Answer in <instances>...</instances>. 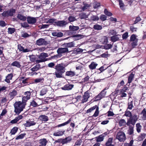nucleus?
Returning <instances> with one entry per match:
<instances>
[{
	"instance_id": "obj_1",
	"label": "nucleus",
	"mask_w": 146,
	"mask_h": 146,
	"mask_svg": "<svg viewBox=\"0 0 146 146\" xmlns=\"http://www.w3.org/2000/svg\"><path fill=\"white\" fill-rule=\"evenodd\" d=\"M15 108V112L19 114L23 111L25 106V104H23L21 101L16 102L14 104Z\"/></svg>"
},
{
	"instance_id": "obj_2",
	"label": "nucleus",
	"mask_w": 146,
	"mask_h": 146,
	"mask_svg": "<svg viewBox=\"0 0 146 146\" xmlns=\"http://www.w3.org/2000/svg\"><path fill=\"white\" fill-rule=\"evenodd\" d=\"M58 56L59 57H61L66 53L68 52L69 51L68 48L66 47L59 48L57 50Z\"/></svg>"
},
{
	"instance_id": "obj_3",
	"label": "nucleus",
	"mask_w": 146,
	"mask_h": 146,
	"mask_svg": "<svg viewBox=\"0 0 146 146\" xmlns=\"http://www.w3.org/2000/svg\"><path fill=\"white\" fill-rule=\"evenodd\" d=\"M106 89L105 88L97 96L95 97L94 98V101H97L100 100L102 98L105 97L106 92L105 91Z\"/></svg>"
},
{
	"instance_id": "obj_4",
	"label": "nucleus",
	"mask_w": 146,
	"mask_h": 146,
	"mask_svg": "<svg viewBox=\"0 0 146 146\" xmlns=\"http://www.w3.org/2000/svg\"><path fill=\"white\" fill-rule=\"evenodd\" d=\"M66 66L65 64L61 63L55 66L54 68L56 70L64 73L65 72V67Z\"/></svg>"
},
{
	"instance_id": "obj_5",
	"label": "nucleus",
	"mask_w": 146,
	"mask_h": 146,
	"mask_svg": "<svg viewBox=\"0 0 146 146\" xmlns=\"http://www.w3.org/2000/svg\"><path fill=\"white\" fill-rule=\"evenodd\" d=\"M116 138L120 141H123L126 139L125 133L122 131H120L117 133Z\"/></svg>"
},
{
	"instance_id": "obj_6",
	"label": "nucleus",
	"mask_w": 146,
	"mask_h": 146,
	"mask_svg": "<svg viewBox=\"0 0 146 146\" xmlns=\"http://www.w3.org/2000/svg\"><path fill=\"white\" fill-rule=\"evenodd\" d=\"M15 9H11L10 10L4 11L2 13V15L4 17H8L12 16L13 13H15Z\"/></svg>"
},
{
	"instance_id": "obj_7",
	"label": "nucleus",
	"mask_w": 146,
	"mask_h": 146,
	"mask_svg": "<svg viewBox=\"0 0 146 146\" xmlns=\"http://www.w3.org/2000/svg\"><path fill=\"white\" fill-rule=\"evenodd\" d=\"M90 96L89 92L87 91L85 92L83 95L82 100V103H84L86 102L90 97Z\"/></svg>"
},
{
	"instance_id": "obj_8",
	"label": "nucleus",
	"mask_w": 146,
	"mask_h": 146,
	"mask_svg": "<svg viewBox=\"0 0 146 146\" xmlns=\"http://www.w3.org/2000/svg\"><path fill=\"white\" fill-rule=\"evenodd\" d=\"M36 43L37 45L40 46L46 45L47 44V42L44 39L40 38L36 40Z\"/></svg>"
},
{
	"instance_id": "obj_9",
	"label": "nucleus",
	"mask_w": 146,
	"mask_h": 146,
	"mask_svg": "<svg viewBox=\"0 0 146 146\" xmlns=\"http://www.w3.org/2000/svg\"><path fill=\"white\" fill-rule=\"evenodd\" d=\"M36 124V122L33 120H29L26 121V123L24 124V125L25 127H28L35 125Z\"/></svg>"
},
{
	"instance_id": "obj_10",
	"label": "nucleus",
	"mask_w": 146,
	"mask_h": 146,
	"mask_svg": "<svg viewBox=\"0 0 146 146\" xmlns=\"http://www.w3.org/2000/svg\"><path fill=\"white\" fill-rule=\"evenodd\" d=\"M38 58L40 59L44 62H45L46 60L45 58L48 56V55L47 53L44 52L41 53L39 55H38Z\"/></svg>"
},
{
	"instance_id": "obj_11",
	"label": "nucleus",
	"mask_w": 146,
	"mask_h": 146,
	"mask_svg": "<svg viewBox=\"0 0 146 146\" xmlns=\"http://www.w3.org/2000/svg\"><path fill=\"white\" fill-rule=\"evenodd\" d=\"M73 84H67L62 87L61 88L62 90H71L74 87Z\"/></svg>"
},
{
	"instance_id": "obj_12",
	"label": "nucleus",
	"mask_w": 146,
	"mask_h": 146,
	"mask_svg": "<svg viewBox=\"0 0 146 146\" xmlns=\"http://www.w3.org/2000/svg\"><path fill=\"white\" fill-rule=\"evenodd\" d=\"M55 23L57 26L63 27L65 26L67 24V22L64 21H56L55 22Z\"/></svg>"
},
{
	"instance_id": "obj_13",
	"label": "nucleus",
	"mask_w": 146,
	"mask_h": 146,
	"mask_svg": "<svg viewBox=\"0 0 146 146\" xmlns=\"http://www.w3.org/2000/svg\"><path fill=\"white\" fill-rule=\"evenodd\" d=\"M27 21L29 24H34L36 22V20L35 18L29 17L27 18Z\"/></svg>"
},
{
	"instance_id": "obj_14",
	"label": "nucleus",
	"mask_w": 146,
	"mask_h": 146,
	"mask_svg": "<svg viewBox=\"0 0 146 146\" xmlns=\"http://www.w3.org/2000/svg\"><path fill=\"white\" fill-rule=\"evenodd\" d=\"M48 141L46 139H43L39 140V146H45Z\"/></svg>"
},
{
	"instance_id": "obj_15",
	"label": "nucleus",
	"mask_w": 146,
	"mask_h": 146,
	"mask_svg": "<svg viewBox=\"0 0 146 146\" xmlns=\"http://www.w3.org/2000/svg\"><path fill=\"white\" fill-rule=\"evenodd\" d=\"M13 77V75L12 74H8L6 77V79L5 81L8 83H10V80H11Z\"/></svg>"
},
{
	"instance_id": "obj_16",
	"label": "nucleus",
	"mask_w": 146,
	"mask_h": 146,
	"mask_svg": "<svg viewBox=\"0 0 146 146\" xmlns=\"http://www.w3.org/2000/svg\"><path fill=\"white\" fill-rule=\"evenodd\" d=\"M41 68L40 65L39 64L36 65L33 67L30 70L32 72H34L37 71Z\"/></svg>"
},
{
	"instance_id": "obj_17",
	"label": "nucleus",
	"mask_w": 146,
	"mask_h": 146,
	"mask_svg": "<svg viewBox=\"0 0 146 146\" xmlns=\"http://www.w3.org/2000/svg\"><path fill=\"white\" fill-rule=\"evenodd\" d=\"M64 132V131H58L54 133L53 135L55 136H61L63 135Z\"/></svg>"
},
{
	"instance_id": "obj_18",
	"label": "nucleus",
	"mask_w": 146,
	"mask_h": 146,
	"mask_svg": "<svg viewBox=\"0 0 146 146\" xmlns=\"http://www.w3.org/2000/svg\"><path fill=\"white\" fill-rule=\"evenodd\" d=\"M119 125L120 127L125 126L127 125V123L124 119H121L119 121Z\"/></svg>"
},
{
	"instance_id": "obj_19",
	"label": "nucleus",
	"mask_w": 146,
	"mask_h": 146,
	"mask_svg": "<svg viewBox=\"0 0 146 146\" xmlns=\"http://www.w3.org/2000/svg\"><path fill=\"white\" fill-rule=\"evenodd\" d=\"M135 122H136L133 120V119L130 117L129 119H127V125L128 126H130L131 124L134 125L135 124Z\"/></svg>"
},
{
	"instance_id": "obj_20",
	"label": "nucleus",
	"mask_w": 146,
	"mask_h": 146,
	"mask_svg": "<svg viewBox=\"0 0 146 146\" xmlns=\"http://www.w3.org/2000/svg\"><path fill=\"white\" fill-rule=\"evenodd\" d=\"M98 64L94 62H92L91 64L89 65V67L91 70H92L95 69Z\"/></svg>"
},
{
	"instance_id": "obj_21",
	"label": "nucleus",
	"mask_w": 146,
	"mask_h": 146,
	"mask_svg": "<svg viewBox=\"0 0 146 146\" xmlns=\"http://www.w3.org/2000/svg\"><path fill=\"white\" fill-rule=\"evenodd\" d=\"M52 35L53 36L58 37H61L63 36V33L60 32H53L52 33Z\"/></svg>"
},
{
	"instance_id": "obj_22",
	"label": "nucleus",
	"mask_w": 146,
	"mask_h": 146,
	"mask_svg": "<svg viewBox=\"0 0 146 146\" xmlns=\"http://www.w3.org/2000/svg\"><path fill=\"white\" fill-rule=\"evenodd\" d=\"M39 119L42 121H46L48 120V118L47 116L44 115H40L39 117Z\"/></svg>"
},
{
	"instance_id": "obj_23",
	"label": "nucleus",
	"mask_w": 146,
	"mask_h": 146,
	"mask_svg": "<svg viewBox=\"0 0 146 146\" xmlns=\"http://www.w3.org/2000/svg\"><path fill=\"white\" fill-rule=\"evenodd\" d=\"M41 104H42L41 103H40L38 102L37 103L34 100H32L31 102V105L34 107L38 106Z\"/></svg>"
},
{
	"instance_id": "obj_24",
	"label": "nucleus",
	"mask_w": 146,
	"mask_h": 146,
	"mask_svg": "<svg viewBox=\"0 0 146 146\" xmlns=\"http://www.w3.org/2000/svg\"><path fill=\"white\" fill-rule=\"evenodd\" d=\"M74 44L73 42H71L68 43L64 44L62 45L68 48V47H72L74 46Z\"/></svg>"
},
{
	"instance_id": "obj_25",
	"label": "nucleus",
	"mask_w": 146,
	"mask_h": 146,
	"mask_svg": "<svg viewBox=\"0 0 146 146\" xmlns=\"http://www.w3.org/2000/svg\"><path fill=\"white\" fill-rule=\"evenodd\" d=\"M112 138H109L107 142L106 143V146H114V145L112 144Z\"/></svg>"
},
{
	"instance_id": "obj_26",
	"label": "nucleus",
	"mask_w": 146,
	"mask_h": 146,
	"mask_svg": "<svg viewBox=\"0 0 146 146\" xmlns=\"http://www.w3.org/2000/svg\"><path fill=\"white\" fill-rule=\"evenodd\" d=\"M17 94V91L15 90H13L11 92L9 93V95L11 99H13L14 97Z\"/></svg>"
},
{
	"instance_id": "obj_27",
	"label": "nucleus",
	"mask_w": 146,
	"mask_h": 146,
	"mask_svg": "<svg viewBox=\"0 0 146 146\" xmlns=\"http://www.w3.org/2000/svg\"><path fill=\"white\" fill-rule=\"evenodd\" d=\"M65 75L66 76L72 77L75 75V73L74 71H68L66 72Z\"/></svg>"
},
{
	"instance_id": "obj_28",
	"label": "nucleus",
	"mask_w": 146,
	"mask_h": 146,
	"mask_svg": "<svg viewBox=\"0 0 146 146\" xmlns=\"http://www.w3.org/2000/svg\"><path fill=\"white\" fill-rule=\"evenodd\" d=\"M17 18L20 20L22 21H25L27 19L26 16L21 14H18L17 16Z\"/></svg>"
},
{
	"instance_id": "obj_29",
	"label": "nucleus",
	"mask_w": 146,
	"mask_h": 146,
	"mask_svg": "<svg viewBox=\"0 0 146 146\" xmlns=\"http://www.w3.org/2000/svg\"><path fill=\"white\" fill-rule=\"evenodd\" d=\"M64 73H62L61 72L56 71L53 74H55L56 77L57 78H60L62 77V74Z\"/></svg>"
},
{
	"instance_id": "obj_30",
	"label": "nucleus",
	"mask_w": 146,
	"mask_h": 146,
	"mask_svg": "<svg viewBox=\"0 0 146 146\" xmlns=\"http://www.w3.org/2000/svg\"><path fill=\"white\" fill-rule=\"evenodd\" d=\"M93 28L96 30H100L102 29V27L101 25L96 24L94 25Z\"/></svg>"
},
{
	"instance_id": "obj_31",
	"label": "nucleus",
	"mask_w": 146,
	"mask_h": 146,
	"mask_svg": "<svg viewBox=\"0 0 146 146\" xmlns=\"http://www.w3.org/2000/svg\"><path fill=\"white\" fill-rule=\"evenodd\" d=\"M141 115H142V118L143 120H145L146 119V111L145 108L142 111Z\"/></svg>"
},
{
	"instance_id": "obj_32",
	"label": "nucleus",
	"mask_w": 146,
	"mask_h": 146,
	"mask_svg": "<svg viewBox=\"0 0 146 146\" xmlns=\"http://www.w3.org/2000/svg\"><path fill=\"white\" fill-rule=\"evenodd\" d=\"M12 66L17 67L18 68H20L21 65L19 62L18 61H15L13 62L11 64Z\"/></svg>"
},
{
	"instance_id": "obj_33",
	"label": "nucleus",
	"mask_w": 146,
	"mask_h": 146,
	"mask_svg": "<svg viewBox=\"0 0 146 146\" xmlns=\"http://www.w3.org/2000/svg\"><path fill=\"white\" fill-rule=\"evenodd\" d=\"M71 121V119L70 118L67 121L64 123H62L61 124L58 125H57V127H61L62 126H64V125L69 123H70V122Z\"/></svg>"
},
{
	"instance_id": "obj_34",
	"label": "nucleus",
	"mask_w": 146,
	"mask_h": 146,
	"mask_svg": "<svg viewBox=\"0 0 146 146\" xmlns=\"http://www.w3.org/2000/svg\"><path fill=\"white\" fill-rule=\"evenodd\" d=\"M119 36V35H117L116 36H113L111 37V39L112 42H115L118 40L119 39V38L117 37L118 36Z\"/></svg>"
},
{
	"instance_id": "obj_35",
	"label": "nucleus",
	"mask_w": 146,
	"mask_h": 146,
	"mask_svg": "<svg viewBox=\"0 0 146 146\" xmlns=\"http://www.w3.org/2000/svg\"><path fill=\"white\" fill-rule=\"evenodd\" d=\"M79 29L78 26H69V29L71 31H76L78 30Z\"/></svg>"
},
{
	"instance_id": "obj_36",
	"label": "nucleus",
	"mask_w": 146,
	"mask_h": 146,
	"mask_svg": "<svg viewBox=\"0 0 146 146\" xmlns=\"http://www.w3.org/2000/svg\"><path fill=\"white\" fill-rule=\"evenodd\" d=\"M119 95L120 96L119 97L120 99H121L122 98L126 97L127 96V94L125 93V92H122L120 91Z\"/></svg>"
},
{
	"instance_id": "obj_37",
	"label": "nucleus",
	"mask_w": 146,
	"mask_h": 146,
	"mask_svg": "<svg viewBox=\"0 0 146 146\" xmlns=\"http://www.w3.org/2000/svg\"><path fill=\"white\" fill-rule=\"evenodd\" d=\"M18 128L17 127H13L11 130L10 133L11 135H14L17 132Z\"/></svg>"
},
{
	"instance_id": "obj_38",
	"label": "nucleus",
	"mask_w": 146,
	"mask_h": 146,
	"mask_svg": "<svg viewBox=\"0 0 146 146\" xmlns=\"http://www.w3.org/2000/svg\"><path fill=\"white\" fill-rule=\"evenodd\" d=\"M136 127L137 131L138 133L140 132L142 127L140 125V123H138L136 124Z\"/></svg>"
},
{
	"instance_id": "obj_39",
	"label": "nucleus",
	"mask_w": 146,
	"mask_h": 146,
	"mask_svg": "<svg viewBox=\"0 0 146 146\" xmlns=\"http://www.w3.org/2000/svg\"><path fill=\"white\" fill-rule=\"evenodd\" d=\"M97 107L98 106H97V105H95L93 107L87 110V113L91 112L94 110H95V109H96Z\"/></svg>"
},
{
	"instance_id": "obj_40",
	"label": "nucleus",
	"mask_w": 146,
	"mask_h": 146,
	"mask_svg": "<svg viewBox=\"0 0 146 146\" xmlns=\"http://www.w3.org/2000/svg\"><path fill=\"white\" fill-rule=\"evenodd\" d=\"M130 40L132 42L138 41V39L136 38L135 35L133 34L131 36Z\"/></svg>"
},
{
	"instance_id": "obj_41",
	"label": "nucleus",
	"mask_w": 146,
	"mask_h": 146,
	"mask_svg": "<svg viewBox=\"0 0 146 146\" xmlns=\"http://www.w3.org/2000/svg\"><path fill=\"white\" fill-rule=\"evenodd\" d=\"M25 96L28 99H30V98L31 93L30 92L27 91L25 93Z\"/></svg>"
},
{
	"instance_id": "obj_42",
	"label": "nucleus",
	"mask_w": 146,
	"mask_h": 146,
	"mask_svg": "<svg viewBox=\"0 0 146 146\" xmlns=\"http://www.w3.org/2000/svg\"><path fill=\"white\" fill-rule=\"evenodd\" d=\"M104 135H102L99 136L97 138L96 141L97 142H101L103 141L104 140Z\"/></svg>"
},
{
	"instance_id": "obj_43",
	"label": "nucleus",
	"mask_w": 146,
	"mask_h": 146,
	"mask_svg": "<svg viewBox=\"0 0 146 146\" xmlns=\"http://www.w3.org/2000/svg\"><path fill=\"white\" fill-rule=\"evenodd\" d=\"M134 74H131L129 76L128 78V83H131L133 78Z\"/></svg>"
},
{
	"instance_id": "obj_44",
	"label": "nucleus",
	"mask_w": 146,
	"mask_h": 146,
	"mask_svg": "<svg viewBox=\"0 0 146 146\" xmlns=\"http://www.w3.org/2000/svg\"><path fill=\"white\" fill-rule=\"evenodd\" d=\"M118 1L119 2V7L122 10H124V9L123 7H124V3L123 2V1L122 0H118Z\"/></svg>"
},
{
	"instance_id": "obj_45",
	"label": "nucleus",
	"mask_w": 146,
	"mask_h": 146,
	"mask_svg": "<svg viewBox=\"0 0 146 146\" xmlns=\"http://www.w3.org/2000/svg\"><path fill=\"white\" fill-rule=\"evenodd\" d=\"M25 135L26 134L25 133L21 134L17 136V137L15 138V139L16 140H19L22 139L24 137Z\"/></svg>"
},
{
	"instance_id": "obj_46",
	"label": "nucleus",
	"mask_w": 146,
	"mask_h": 146,
	"mask_svg": "<svg viewBox=\"0 0 146 146\" xmlns=\"http://www.w3.org/2000/svg\"><path fill=\"white\" fill-rule=\"evenodd\" d=\"M128 107L127 108L129 110H131L133 108V101L131 100L129 102L128 104Z\"/></svg>"
},
{
	"instance_id": "obj_47",
	"label": "nucleus",
	"mask_w": 146,
	"mask_h": 146,
	"mask_svg": "<svg viewBox=\"0 0 146 146\" xmlns=\"http://www.w3.org/2000/svg\"><path fill=\"white\" fill-rule=\"evenodd\" d=\"M99 113V107H97V108L96 109V110L94 113V114L92 115V117H97Z\"/></svg>"
},
{
	"instance_id": "obj_48",
	"label": "nucleus",
	"mask_w": 146,
	"mask_h": 146,
	"mask_svg": "<svg viewBox=\"0 0 146 146\" xmlns=\"http://www.w3.org/2000/svg\"><path fill=\"white\" fill-rule=\"evenodd\" d=\"M47 92V90L46 88L43 89L40 91V95L43 96L46 94Z\"/></svg>"
},
{
	"instance_id": "obj_49",
	"label": "nucleus",
	"mask_w": 146,
	"mask_h": 146,
	"mask_svg": "<svg viewBox=\"0 0 146 146\" xmlns=\"http://www.w3.org/2000/svg\"><path fill=\"white\" fill-rule=\"evenodd\" d=\"M99 18L97 16L92 15L90 17V20L93 21H98Z\"/></svg>"
},
{
	"instance_id": "obj_50",
	"label": "nucleus",
	"mask_w": 146,
	"mask_h": 146,
	"mask_svg": "<svg viewBox=\"0 0 146 146\" xmlns=\"http://www.w3.org/2000/svg\"><path fill=\"white\" fill-rule=\"evenodd\" d=\"M124 115L126 117H129L130 118L132 116V114L129 111L127 110L125 112Z\"/></svg>"
},
{
	"instance_id": "obj_51",
	"label": "nucleus",
	"mask_w": 146,
	"mask_h": 146,
	"mask_svg": "<svg viewBox=\"0 0 146 146\" xmlns=\"http://www.w3.org/2000/svg\"><path fill=\"white\" fill-rule=\"evenodd\" d=\"M29 57L30 58V60L32 62L36 61V58L35 56L33 55H29Z\"/></svg>"
},
{
	"instance_id": "obj_52",
	"label": "nucleus",
	"mask_w": 146,
	"mask_h": 146,
	"mask_svg": "<svg viewBox=\"0 0 146 146\" xmlns=\"http://www.w3.org/2000/svg\"><path fill=\"white\" fill-rule=\"evenodd\" d=\"M84 35L80 34L76 35L74 36V37H76L77 39L78 40L84 37Z\"/></svg>"
},
{
	"instance_id": "obj_53",
	"label": "nucleus",
	"mask_w": 146,
	"mask_h": 146,
	"mask_svg": "<svg viewBox=\"0 0 146 146\" xmlns=\"http://www.w3.org/2000/svg\"><path fill=\"white\" fill-rule=\"evenodd\" d=\"M43 81V78H40L35 79V83H39L42 82Z\"/></svg>"
},
{
	"instance_id": "obj_54",
	"label": "nucleus",
	"mask_w": 146,
	"mask_h": 146,
	"mask_svg": "<svg viewBox=\"0 0 146 146\" xmlns=\"http://www.w3.org/2000/svg\"><path fill=\"white\" fill-rule=\"evenodd\" d=\"M104 12V13L108 16H111L112 15V14L111 12H109L106 9H105Z\"/></svg>"
},
{
	"instance_id": "obj_55",
	"label": "nucleus",
	"mask_w": 146,
	"mask_h": 146,
	"mask_svg": "<svg viewBox=\"0 0 146 146\" xmlns=\"http://www.w3.org/2000/svg\"><path fill=\"white\" fill-rule=\"evenodd\" d=\"M68 20L70 22H72L76 21V19L73 16H70L68 18Z\"/></svg>"
},
{
	"instance_id": "obj_56",
	"label": "nucleus",
	"mask_w": 146,
	"mask_h": 146,
	"mask_svg": "<svg viewBox=\"0 0 146 146\" xmlns=\"http://www.w3.org/2000/svg\"><path fill=\"white\" fill-rule=\"evenodd\" d=\"M8 32L9 33L12 34L14 33L15 31V29L14 28H9L8 29Z\"/></svg>"
},
{
	"instance_id": "obj_57",
	"label": "nucleus",
	"mask_w": 146,
	"mask_h": 146,
	"mask_svg": "<svg viewBox=\"0 0 146 146\" xmlns=\"http://www.w3.org/2000/svg\"><path fill=\"white\" fill-rule=\"evenodd\" d=\"M29 100V99H27V98H26L25 97L23 96L22 98V102H21V103H22L23 104H25V106L26 105V102H27V100Z\"/></svg>"
},
{
	"instance_id": "obj_58",
	"label": "nucleus",
	"mask_w": 146,
	"mask_h": 146,
	"mask_svg": "<svg viewBox=\"0 0 146 146\" xmlns=\"http://www.w3.org/2000/svg\"><path fill=\"white\" fill-rule=\"evenodd\" d=\"M112 46V45L110 44H108L105 45L104 47L107 50L111 48Z\"/></svg>"
},
{
	"instance_id": "obj_59",
	"label": "nucleus",
	"mask_w": 146,
	"mask_h": 146,
	"mask_svg": "<svg viewBox=\"0 0 146 146\" xmlns=\"http://www.w3.org/2000/svg\"><path fill=\"white\" fill-rule=\"evenodd\" d=\"M100 5V3L96 2L94 3V8H97Z\"/></svg>"
},
{
	"instance_id": "obj_60",
	"label": "nucleus",
	"mask_w": 146,
	"mask_h": 146,
	"mask_svg": "<svg viewBox=\"0 0 146 146\" xmlns=\"http://www.w3.org/2000/svg\"><path fill=\"white\" fill-rule=\"evenodd\" d=\"M55 64L54 62H50L48 64V67L51 68H53L54 66H55Z\"/></svg>"
},
{
	"instance_id": "obj_61",
	"label": "nucleus",
	"mask_w": 146,
	"mask_h": 146,
	"mask_svg": "<svg viewBox=\"0 0 146 146\" xmlns=\"http://www.w3.org/2000/svg\"><path fill=\"white\" fill-rule=\"evenodd\" d=\"M88 17V15H86L85 13H83L81 15V18L82 19H86Z\"/></svg>"
},
{
	"instance_id": "obj_62",
	"label": "nucleus",
	"mask_w": 146,
	"mask_h": 146,
	"mask_svg": "<svg viewBox=\"0 0 146 146\" xmlns=\"http://www.w3.org/2000/svg\"><path fill=\"white\" fill-rule=\"evenodd\" d=\"M106 17L105 15H101L100 17V19L102 21H104L106 20Z\"/></svg>"
},
{
	"instance_id": "obj_63",
	"label": "nucleus",
	"mask_w": 146,
	"mask_h": 146,
	"mask_svg": "<svg viewBox=\"0 0 146 146\" xmlns=\"http://www.w3.org/2000/svg\"><path fill=\"white\" fill-rule=\"evenodd\" d=\"M137 41L133 42L131 43V46L133 48H135L137 45Z\"/></svg>"
},
{
	"instance_id": "obj_64",
	"label": "nucleus",
	"mask_w": 146,
	"mask_h": 146,
	"mask_svg": "<svg viewBox=\"0 0 146 146\" xmlns=\"http://www.w3.org/2000/svg\"><path fill=\"white\" fill-rule=\"evenodd\" d=\"M21 25L22 27L24 28H27L29 27V25L27 23H21Z\"/></svg>"
}]
</instances>
